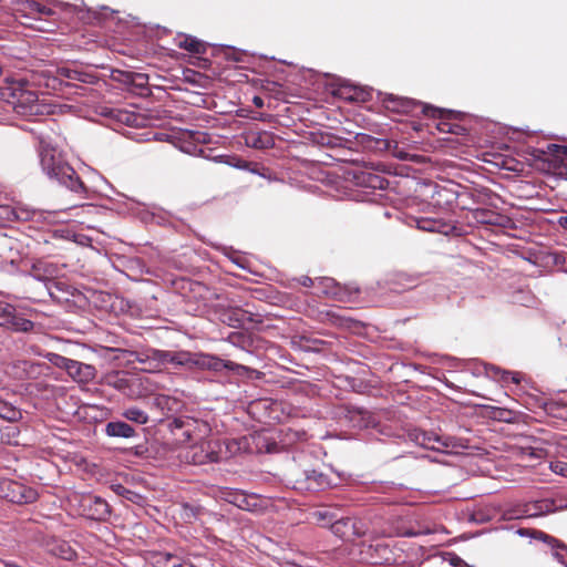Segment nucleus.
Wrapping results in <instances>:
<instances>
[{
	"label": "nucleus",
	"mask_w": 567,
	"mask_h": 567,
	"mask_svg": "<svg viewBox=\"0 0 567 567\" xmlns=\"http://www.w3.org/2000/svg\"><path fill=\"white\" fill-rule=\"evenodd\" d=\"M40 164L44 174L71 192L86 197L87 189L74 168L62 155L49 145H42L39 152Z\"/></svg>",
	"instance_id": "obj_1"
},
{
	"label": "nucleus",
	"mask_w": 567,
	"mask_h": 567,
	"mask_svg": "<svg viewBox=\"0 0 567 567\" xmlns=\"http://www.w3.org/2000/svg\"><path fill=\"white\" fill-rule=\"evenodd\" d=\"M1 95L20 116L29 118L47 113L45 104L41 103L38 93L28 83L14 82L4 87Z\"/></svg>",
	"instance_id": "obj_2"
},
{
	"label": "nucleus",
	"mask_w": 567,
	"mask_h": 567,
	"mask_svg": "<svg viewBox=\"0 0 567 567\" xmlns=\"http://www.w3.org/2000/svg\"><path fill=\"white\" fill-rule=\"evenodd\" d=\"M286 476L292 488L300 492H317L327 488L331 484L326 474L307 467L305 460H301L300 463L293 462L290 464Z\"/></svg>",
	"instance_id": "obj_3"
},
{
	"label": "nucleus",
	"mask_w": 567,
	"mask_h": 567,
	"mask_svg": "<svg viewBox=\"0 0 567 567\" xmlns=\"http://www.w3.org/2000/svg\"><path fill=\"white\" fill-rule=\"evenodd\" d=\"M221 444L218 440H198L185 446L181 452V458L194 465L217 463L220 460Z\"/></svg>",
	"instance_id": "obj_4"
},
{
	"label": "nucleus",
	"mask_w": 567,
	"mask_h": 567,
	"mask_svg": "<svg viewBox=\"0 0 567 567\" xmlns=\"http://www.w3.org/2000/svg\"><path fill=\"white\" fill-rule=\"evenodd\" d=\"M409 437L416 445L424 449L436 451L440 453H458L464 447L463 443L449 435H439L433 432L422 430H413L409 433Z\"/></svg>",
	"instance_id": "obj_5"
},
{
	"label": "nucleus",
	"mask_w": 567,
	"mask_h": 567,
	"mask_svg": "<svg viewBox=\"0 0 567 567\" xmlns=\"http://www.w3.org/2000/svg\"><path fill=\"white\" fill-rule=\"evenodd\" d=\"M169 426L176 435L183 437L184 442L189 443L205 439L210 432L207 422L187 415L175 417Z\"/></svg>",
	"instance_id": "obj_6"
},
{
	"label": "nucleus",
	"mask_w": 567,
	"mask_h": 567,
	"mask_svg": "<svg viewBox=\"0 0 567 567\" xmlns=\"http://www.w3.org/2000/svg\"><path fill=\"white\" fill-rule=\"evenodd\" d=\"M331 532L346 542H353L357 538L367 536L368 527L361 519L337 517L331 524Z\"/></svg>",
	"instance_id": "obj_7"
},
{
	"label": "nucleus",
	"mask_w": 567,
	"mask_h": 567,
	"mask_svg": "<svg viewBox=\"0 0 567 567\" xmlns=\"http://www.w3.org/2000/svg\"><path fill=\"white\" fill-rule=\"evenodd\" d=\"M0 327L25 333L33 330L34 322L19 313L14 306L0 301Z\"/></svg>",
	"instance_id": "obj_8"
},
{
	"label": "nucleus",
	"mask_w": 567,
	"mask_h": 567,
	"mask_svg": "<svg viewBox=\"0 0 567 567\" xmlns=\"http://www.w3.org/2000/svg\"><path fill=\"white\" fill-rule=\"evenodd\" d=\"M2 497L17 504H30L38 499V493L32 487L19 482L4 480L0 482Z\"/></svg>",
	"instance_id": "obj_9"
},
{
	"label": "nucleus",
	"mask_w": 567,
	"mask_h": 567,
	"mask_svg": "<svg viewBox=\"0 0 567 567\" xmlns=\"http://www.w3.org/2000/svg\"><path fill=\"white\" fill-rule=\"evenodd\" d=\"M517 534L524 537H530L543 542L551 550L553 556L563 565L567 566V545L561 540L544 533L543 530L532 528H519Z\"/></svg>",
	"instance_id": "obj_10"
},
{
	"label": "nucleus",
	"mask_w": 567,
	"mask_h": 567,
	"mask_svg": "<svg viewBox=\"0 0 567 567\" xmlns=\"http://www.w3.org/2000/svg\"><path fill=\"white\" fill-rule=\"evenodd\" d=\"M80 508L83 516L94 520H104L111 513L105 499L91 494L81 497Z\"/></svg>",
	"instance_id": "obj_11"
},
{
	"label": "nucleus",
	"mask_w": 567,
	"mask_h": 567,
	"mask_svg": "<svg viewBox=\"0 0 567 567\" xmlns=\"http://www.w3.org/2000/svg\"><path fill=\"white\" fill-rule=\"evenodd\" d=\"M193 365L203 370H210L215 372H219L224 369L234 371L243 368L240 364H237L233 361H225L216 355L205 353H194Z\"/></svg>",
	"instance_id": "obj_12"
},
{
	"label": "nucleus",
	"mask_w": 567,
	"mask_h": 567,
	"mask_svg": "<svg viewBox=\"0 0 567 567\" xmlns=\"http://www.w3.org/2000/svg\"><path fill=\"white\" fill-rule=\"evenodd\" d=\"M391 554L390 548L386 544L380 540H375V543L367 544L365 542L361 543L360 555L361 559L373 565L382 564L390 559L389 555Z\"/></svg>",
	"instance_id": "obj_13"
},
{
	"label": "nucleus",
	"mask_w": 567,
	"mask_h": 567,
	"mask_svg": "<svg viewBox=\"0 0 567 567\" xmlns=\"http://www.w3.org/2000/svg\"><path fill=\"white\" fill-rule=\"evenodd\" d=\"M221 320L233 328H244L249 322H260L254 313L239 307L225 310L221 315Z\"/></svg>",
	"instance_id": "obj_14"
},
{
	"label": "nucleus",
	"mask_w": 567,
	"mask_h": 567,
	"mask_svg": "<svg viewBox=\"0 0 567 567\" xmlns=\"http://www.w3.org/2000/svg\"><path fill=\"white\" fill-rule=\"evenodd\" d=\"M68 374L79 383H89L96 377V369L76 360H71L66 370Z\"/></svg>",
	"instance_id": "obj_15"
},
{
	"label": "nucleus",
	"mask_w": 567,
	"mask_h": 567,
	"mask_svg": "<svg viewBox=\"0 0 567 567\" xmlns=\"http://www.w3.org/2000/svg\"><path fill=\"white\" fill-rule=\"evenodd\" d=\"M56 274V267L52 264L39 261L33 265L31 275L40 281L47 282V288L51 297H53L52 286L58 287V282L53 281Z\"/></svg>",
	"instance_id": "obj_16"
},
{
	"label": "nucleus",
	"mask_w": 567,
	"mask_h": 567,
	"mask_svg": "<svg viewBox=\"0 0 567 567\" xmlns=\"http://www.w3.org/2000/svg\"><path fill=\"white\" fill-rule=\"evenodd\" d=\"M423 113L426 115V116H431V117H439V118H442L439 123H437V130L442 133H452V134H460L461 132L464 131V127L458 125V124H454V123H451L446 120H444V114H449V116L452 114V111H443V110H440V109H436V107H433V106H424L423 107Z\"/></svg>",
	"instance_id": "obj_17"
},
{
	"label": "nucleus",
	"mask_w": 567,
	"mask_h": 567,
	"mask_svg": "<svg viewBox=\"0 0 567 567\" xmlns=\"http://www.w3.org/2000/svg\"><path fill=\"white\" fill-rule=\"evenodd\" d=\"M56 75L61 81H79L87 84H93L97 81V76L95 74L70 66L58 68Z\"/></svg>",
	"instance_id": "obj_18"
},
{
	"label": "nucleus",
	"mask_w": 567,
	"mask_h": 567,
	"mask_svg": "<svg viewBox=\"0 0 567 567\" xmlns=\"http://www.w3.org/2000/svg\"><path fill=\"white\" fill-rule=\"evenodd\" d=\"M152 564L155 567H195L184 558L166 551L154 553L152 555Z\"/></svg>",
	"instance_id": "obj_19"
},
{
	"label": "nucleus",
	"mask_w": 567,
	"mask_h": 567,
	"mask_svg": "<svg viewBox=\"0 0 567 567\" xmlns=\"http://www.w3.org/2000/svg\"><path fill=\"white\" fill-rule=\"evenodd\" d=\"M105 433L107 436L123 439H131L136 435L135 429L123 421L109 422L105 425Z\"/></svg>",
	"instance_id": "obj_20"
},
{
	"label": "nucleus",
	"mask_w": 567,
	"mask_h": 567,
	"mask_svg": "<svg viewBox=\"0 0 567 567\" xmlns=\"http://www.w3.org/2000/svg\"><path fill=\"white\" fill-rule=\"evenodd\" d=\"M172 355H173V351L152 349L146 352L145 359L137 358V360L140 362H145L146 360H152L157 363L156 367L157 365H166V364L171 363Z\"/></svg>",
	"instance_id": "obj_21"
},
{
	"label": "nucleus",
	"mask_w": 567,
	"mask_h": 567,
	"mask_svg": "<svg viewBox=\"0 0 567 567\" xmlns=\"http://www.w3.org/2000/svg\"><path fill=\"white\" fill-rule=\"evenodd\" d=\"M313 519L322 527H329L338 517L336 511L329 507H322L312 513Z\"/></svg>",
	"instance_id": "obj_22"
},
{
	"label": "nucleus",
	"mask_w": 567,
	"mask_h": 567,
	"mask_svg": "<svg viewBox=\"0 0 567 567\" xmlns=\"http://www.w3.org/2000/svg\"><path fill=\"white\" fill-rule=\"evenodd\" d=\"M417 228L431 233H446L447 226L439 220L432 218H420L416 220Z\"/></svg>",
	"instance_id": "obj_23"
},
{
	"label": "nucleus",
	"mask_w": 567,
	"mask_h": 567,
	"mask_svg": "<svg viewBox=\"0 0 567 567\" xmlns=\"http://www.w3.org/2000/svg\"><path fill=\"white\" fill-rule=\"evenodd\" d=\"M0 417L8 422H17L22 417L21 411L0 399Z\"/></svg>",
	"instance_id": "obj_24"
},
{
	"label": "nucleus",
	"mask_w": 567,
	"mask_h": 567,
	"mask_svg": "<svg viewBox=\"0 0 567 567\" xmlns=\"http://www.w3.org/2000/svg\"><path fill=\"white\" fill-rule=\"evenodd\" d=\"M153 404L163 412H172L177 409L179 402L169 395L158 394L154 398Z\"/></svg>",
	"instance_id": "obj_25"
},
{
	"label": "nucleus",
	"mask_w": 567,
	"mask_h": 567,
	"mask_svg": "<svg viewBox=\"0 0 567 567\" xmlns=\"http://www.w3.org/2000/svg\"><path fill=\"white\" fill-rule=\"evenodd\" d=\"M122 416L131 422L137 424H146L148 422V415L145 411L137 406H130L122 412Z\"/></svg>",
	"instance_id": "obj_26"
},
{
	"label": "nucleus",
	"mask_w": 567,
	"mask_h": 567,
	"mask_svg": "<svg viewBox=\"0 0 567 567\" xmlns=\"http://www.w3.org/2000/svg\"><path fill=\"white\" fill-rule=\"evenodd\" d=\"M177 45L192 53H202L205 50L203 42L188 35L179 37Z\"/></svg>",
	"instance_id": "obj_27"
},
{
	"label": "nucleus",
	"mask_w": 567,
	"mask_h": 567,
	"mask_svg": "<svg viewBox=\"0 0 567 567\" xmlns=\"http://www.w3.org/2000/svg\"><path fill=\"white\" fill-rule=\"evenodd\" d=\"M427 532L422 530L420 528L415 529L411 526H405L404 524L400 526H395L392 530L388 532L386 536H398V537H414L422 534H426Z\"/></svg>",
	"instance_id": "obj_28"
},
{
	"label": "nucleus",
	"mask_w": 567,
	"mask_h": 567,
	"mask_svg": "<svg viewBox=\"0 0 567 567\" xmlns=\"http://www.w3.org/2000/svg\"><path fill=\"white\" fill-rule=\"evenodd\" d=\"M249 143L256 148H268L274 145V138L270 133L261 132L249 136Z\"/></svg>",
	"instance_id": "obj_29"
},
{
	"label": "nucleus",
	"mask_w": 567,
	"mask_h": 567,
	"mask_svg": "<svg viewBox=\"0 0 567 567\" xmlns=\"http://www.w3.org/2000/svg\"><path fill=\"white\" fill-rule=\"evenodd\" d=\"M546 411L553 417L567 420V403L560 401H551L546 404Z\"/></svg>",
	"instance_id": "obj_30"
},
{
	"label": "nucleus",
	"mask_w": 567,
	"mask_h": 567,
	"mask_svg": "<svg viewBox=\"0 0 567 567\" xmlns=\"http://www.w3.org/2000/svg\"><path fill=\"white\" fill-rule=\"evenodd\" d=\"M475 218L477 221L487 225H502L501 219L503 218L498 214L494 212L481 209L475 213Z\"/></svg>",
	"instance_id": "obj_31"
},
{
	"label": "nucleus",
	"mask_w": 567,
	"mask_h": 567,
	"mask_svg": "<svg viewBox=\"0 0 567 567\" xmlns=\"http://www.w3.org/2000/svg\"><path fill=\"white\" fill-rule=\"evenodd\" d=\"M194 361V353L188 351H173L169 364L173 365H187L192 367Z\"/></svg>",
	"instance_id": "obj_32"
},
{
	"label": "nucleus",
	"mask_w": 567,
	"mask_h": 567,
	"mask_svg": "<svg viewBox=\"0 0 567 567\" xmlns=\"http://www.w3.org/2000/svg\"><path fill=\"white\" fill-rule=\"evenodd\" d=\"M44 359H47L52 365L59 368V369H63V370H68L69 368V363L71 362L72 359H69V358H65L61 354H58V353H54V352H45L42 354Z\"/></svg>",
	"instance_id": "obj_33"
},
{
	"label": "nucleus",
	"mask_w": 567,
	"mask_h": 567,
	"mask_svg": "<svg viewBox=\"0 0 567 567\" xmlns=\"http://www.w3.org/2000/svg\"><path fill=\"white\" fill-rule=\"evenodd\" d=\"M8 213L9 219H17V220H29L33 217L34 212L23 209V208H3Z\"/></svg>",
	"instance_id": "obj_34"
},
{
	"label": "nucleus",
	"mask_w": 567,
	"mask_h": 567,
	"mask_svg": "<svg viewBox=\"0 0 567 567\" xmlns=\"http://www.w3.org/2000/svg\"><path fill=\"white\" fill-rule=\"evenodd\" d=\"M548 509H549V505L547 503L537 502L535 504L528 505L527 509L525 511V514L528 517H536V516H540Z\"/></svg>",
	"instance_id": "obj_35"
},
{
	"label": "nucleus",
	"mask_w": 567,
	"mask_h": 567,
	"mask_svg": "<svg viewBox=\"0 0 567 567\" xmlns=\"http://www.w3.org/2000/svg\"><path fill=\"white\" fill-rule=\"evenodd\" d=\"M318 284L322 287L321 292L324 295H336L337 293V284L332 278H320Z\"/></svg>",
	"instance_id": "obj_36"
},
{
	"label": "nucleus",
	"mask_w": 567,
	"mask_h": 567,
	"mask_svg": "<svg viewBox=\"0 0 567 567\" xmlns=\"http://www.w3.org/2000/svg\"><path fill=\"white\" fill-rule=\"evenodd\" d=\"M107 383L120 391H124L128 386V380L120 377L118 373L110 375L107 378Z\"/></svg>",
	"instance_id": "obj_37"
},
{
	"label": "nucleus",
	"mask_w": 567,
	"mask_h": 567,
	"mask_svg": "<svg viewBox=\"0 0 567 567\" xmlns=\"http://www.w3.org/2000/svg\"><path fill=\"white\" fill-rule=\"evenodd\" d=\"M550 470L555 474L567 477V463L561 461H555L550 463Z\"/></svg>",
	"instance_id": "obj_38"
},
{
	"label": "nucleus",
	"mask_w": 567,
	"mask_h": 567,
	"mask_svg": "<svg viewBox=\"0 0 567 567\" xmlns=\"http://www.w3.org/2000/svg\"><path fill=\"white\" fill-rule=\"evenodd\" d=\"M499 380L505 383L512 382V383L517 384V383H519L520 378H519L518 373L511 372V371H502Z\"/></svg>",
	"instance_id": "obj_39"
},
{
	"label": "nucleus",
	"mask_w": 567,
	"mask_h": 567,
	"mask_svg": "<svg viewBox=\"0 0 567 567\" xmlns=\"http://www.w3.org/2000/svg\"><path fill=\"white\" fill-rule=\"evenodd\" d=\"M493 414H494L495 419H498L502 421L508 422L512 420V412L509 410L495 408Z\"/></svg>",
	"instance_id": "obj_40"
},
{
	"label": "nucleus",
	"mask_w": 567,
	"mask_h": 567,
	"mask_svg": "<svg viewBox=\"0 0 567 567\" xmlns=\"http://www.w3.org/2000/svg\"><path fill=\"white\" fill-rule=\"evenodd\" d=\"M557 453L563 457H567V436H561L557 441Z\"/></svg>",
	"instance_id": "obj_41"
},
{
	"label": "nucleus",
	"mask_w": 567,
	"mask_h": 567,
	"mask_svg": "<svg viewBox=\"0 0 567 567\" xmlns=\"http://www.w3.org/2000/svg\"><path fill=\"white\" fill-rule=\"evenodd\" d=\"M520 454L523 456H528V457H540V454H542V451L540 450H536L534 447H530V446H527V447H520Z\"/></svg>",
	"instance_id": "obj_42"
},
{
	"label": "nucleus",
	"mask_w": 567,
	"mask_h": 567,
	"mask_svg": "<svg viewBox=\"0 0 567 567\" xmlns=\"http://www.w3.org/2000/svg\"><path fill=\"white\" fill-rule=\"evenodd\" d=\"M485 371H486V374L488 377H492L494 379H499L501 374H502V371L499 368L497 367H494V365H489V367H485Z\"/></svg>",
	"instance_id": "obj_43"
},
{
	"label": "nucleus",
	"mask_w": 567,
	"mask_h": 567,
	"mask_svg": "<svg viewBox=\"0 0 567 567\" xmlns=\"http://www.w3.org/2000/svg\"><path fill=\"white\" fill-rule=\"evenodd\" d=\"M31 9L41 14H50L51 13V9H48L47 7L42 6L39 2L31 3Z\"/></svg>",
	"instance_id": "obj_44"
},
{
	"label": "nucleus",
	"mask_w": 567,
	"mask_h": 567,
	"mask_svg": "<svg viewBox=\"0 0 567 567\" xmlns=\"http://www.w3.org/2000/svg\"><path fill=\"white\" fill-rule=\"evenodd\" d=\"M31 9L41 14H50L51 13V9H48L47 7L42 6L39 2L31 3Z\"/></svg>",
	"instance_id": "obj_45"
},
{
	"label": "nucleus",
	"mask_w": 567,
	"mask_h": 567,
	"mask_svg": "<svg viewBox=\"0 0 567 567\" xmlns=\"http://www.w3.org/2000/svg\"><path fill=\"white\" fill-rule=\"evenodd\" d=\"M553 147L558 157L567 158V146L553 145Z\"/></svg>",
	"instance_id": "obj_46"
},
{
	"label": "nucleus",
	"mask_w": 567,
	"mask_h": 567,
	"mask_svg": "<svg viewBox=\"0 0 567 567\" xmlns=\"http://www.w3.org/2000/svg\"><path fill=\"white\" fill-rule=\"evenodd\" d=\"M368 182L370 184V186L372 187H380L382 188V179L379 178V176H372V175H369L368 177Z\"/></svg>",
	"instance_id": "obj_47"
},
{
	"label": "nucleus",
	"mask_w": 567,
	"mask_h": 567,
	"mask_svg": "<svg viewBox=\"0 0 567 567\" xmlns=\"http://www.w3.org/2000/svg\"><path fill=\"white\" fill-rule=\"evenodd\" d=\"M22 365H23V370L28 371V372L33 371L40 367L39 363H34V362H30V361H22Z\"/></svg>",
	"instance_id": "obj_48"
},
{
	"label": "nucleus",
	"mask_w": 567,
	"mask_h": 567,
	"mask_svg": "<svg viewBox=\"0 0 567 567\" xmlns=\"http://www.w3.org/2000/svg\"><path fill=\"white\" fill-rule=\"evenodd\" d=\"M234 503H235L238 507H240V508H245L244 503H247V499H246V497H245L244 495H241V494H237V495L235 496V501H234Z\"/></svg>",
	"instance_id": "obj_49"
},
{
	"label": "nucleus",
	"mask_w": 567,
	"mask_h": 567,
	"mask_svg": "<svg viewBox=\"0 0 567 567\" xmlns=\"http://www.w3.org/2000/svg\"><path fill=\"white\" fill-rule=\"evenodd\" d=\"M299 282L305 286V287H311L313 286V280L308 277V276H302L300 279H299Z\"/></svg>",
	"instance_id": "obj_50"
},
{
	"label": "nucleus",
	"mask_w": 567,
	"mask_h": 567,
	"mask_svg": "<svg viewBox=\"0 0 567 567\" xmlns=\"http://www.w3.org/2000/svg\"><path fill=\"white\" fill-rule=\"evenodd\" d=\"M252 103H254V105H255L256 107H258V109L264 107V100H262V97H260V96H258V95L254 96V99H252Z\"/></svg>",
	"instance_id": "obj_51"
},
{
	"label": "nucleus",
	"mask_w": 567,
	"mask_h": 567,
	"mask_svg": "<svg viewBox=\"0 0 567 567\" xmlns=\"http://www.w3.org/2000/svg\"><path fill=\"white\" fill-rule=\"evenodd\" d=\"M558 225H559L563 229L567 230V214H566V215H563V216H560V217L558 218Z\"/></svg>",
	"instance_id": "obj_52"
},
{
	"label": "nucleus",
	"mask_w": 567,
	"mask_h": 567,
	"mask_svg": "<svg viewBox=\"0 0 567 567\" xmlns=\"http://www.w3.org/2000/svg\"><path fill=\"white\" fill-rule=\"evenodd\" d=\"M137 80H146V75L144 74H136Z\"/></svg>",
	"instance_id": "obj_53"
},
{
	"label": "nucleus",
	"mask_w": 567,
	"mask_h": 567,
	"mask_svg": "<svg viewBox=\"0 0 567 567\" xmlns=\"http://www.w3.org/2000/svg\"><path fill=\"white\" fill-rule=\"evenodd\" d=\"M62 557H63L64 559H71L72 555H66V554H65V555H63Z\"/></svg>",
	"instance_id": "obj_54"
}]
</instances>
